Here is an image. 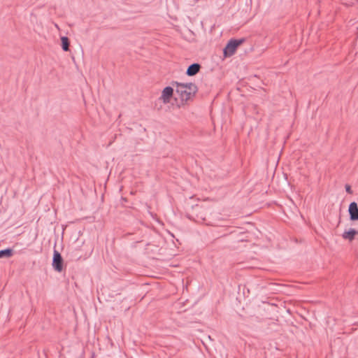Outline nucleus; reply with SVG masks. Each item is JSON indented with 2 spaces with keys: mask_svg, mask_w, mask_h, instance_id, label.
Masks as SVG:
<instances>
[{
  "mask_svg": "<svg viewBox=\"0 0 358 358\" xmlns=\"http://www.w3.org/2000/svg\"><path fill=\"white\" fill-rule=\"evenodd\" d=\"M176 92L182 101H187L197 92V87L192 83H175Z\"/></svg>",
  "mask_w": 358,
  "mask_h": 358,
  "instance_id": "obj_1",
  "label": "nucleus"
},
{
  "mask_svg": "<svg viewBox=\"0 0 358 358\" xmlns=\"http://www.w3.org/2000/svg\"><path fill=\"white\" fill-rule=\"evenodd\" d=\"M245 39L244 38H241V39H231L227 45H226V47L224 48V55L225 57H231L232 56L237 48L241 45L242 44L243 42H244Z\"/></svg>",
  "mask_w": 358,
  "mask_h": 358,
  "instance_id": "obj_2",
  "label": "nucleus"
},
{
  "mask_svg": "<svg viewBox=\"0 0 358 358\" xmlns=\"http://www.w3.org/2000/svg\"><path fill=\"white\" fill-rule=\"evenodd\" d=\"M52 266L54 269L58 272H61L63 268V259L59 252L57 250H55L53 259H52Z\"/></svg>",
  "mask_w": 358,
  "mask_h": 358,
  "instance_id": "obj_3",
  "label": "nucleus"
},
{
  "mask_svg": "<svg viewBox=\"0 0 358 358\" xmlns=\"http://www.w3.org/2000/svg\"><path fill=\"white\" fill-rule=\"evenodd\" d=\"M173 94V89L171 87H166L162 92V95L159 99L162 101L164 103H169Z\"/></svg>",
  "mask_w": 358,
  "mask_h": 358,
  "instance_id": "obj_4",
  "label": "nucleus"
},
{
  "mask_svg": "<svg viewBox=\"0 0 358 358\" xmlns=\"http://www.w3.org/2000/svg\"><path fill=\"white\" fill-rule=\"evenodd\" d=\"M350 218L352 221L358 220V206L355 201L350 203L348 208Z\"/></svg>",
  "mask_w": 358,
  "mask_h": 358,
  "instance_id": "obj_5",
  "label": "nucleus"
},
{
  "mask_svg": "<svg viewBox=\"0 0 358 358\" xmlns=\"http://www.w3.org/2000/svg\"><path fill=\"white\" fill-rule=\"evenodd\" d=\"M201 69V65L198 63H194L189 66L187 69L186 74L189 76H195Z\"/></svg>",
  "mask_w": 358,
  "mask_h": 358,
  "instance_id": "obj_6",
  "label": "nucleus"
},
{
  "mask_svg": "<svg viewBox=\"0 0 358 358\" xmlns=\"http://www.w3.org/2000/svg\"><path fill=\"white\" fill-rule=\"evenodd\" d=\"M356 235H358V231L355 229H350L348 231H345L342 234V237L345 240L352 241L355 239Z\"/></svg>",
  "mask_w": 358,
  "mask_h": 358,
  "instance_id": "obj_7",
  "label": "nucleus"
},
{
  "mask_svg": "<svg viewBox=\"0 0 358 358\" xmlns=\"http://www.w3.org/2000/svg\"><path fill=\"white\" fill-rule=\"evenodd\" d=\"M61 41H62V47L63 50L65 52L69 50L70 43H69V38L66 36H62L61 38Z\"/></svg>",
  "mask_w": 358,
  "mask_h": 358,
  "instance_id": "obj_8",
  "label": "nucleus"
},
{
  "mask_svg": "<svg viewBox=\"0 0 358 358\" xmlns=\"http://www.w3.org/2000/svg\"><path fill=\"white\" fill-rule=\"evenodd\" d=\"M13 255V250L10 248L0 250V258L10 257Z\"/></svg>",
  "mask_w": 358,
  "mask_h": 358,
  "instance_id": "obj_9",
  "label": "nucleus"
},
{
  "mask_svg": "<svg viewBox=\"0 0 358 358\" xmlns=\"http://www.w3.org/2000/svg\"><path fill=\"white\" fill-rule=\"evenodd\" d=\"M345 190H346V192H347L348 193H349V194H352V189H351V187H350V185H345Z\"/></svg>",
  "mask_w": 358,
  "mask_h": 358,
  "instance_id": "obj_10",
  "label": "nucleus"
},
{
  "mask_svg": "<svg viewBox=\"0 0 358 358\" xmlns=\"http://www.w3.org/2000/svg\"><path fill=\"white\" fill-rule=\"evenodd\" d=\"M357 29H358V27H357Z\"/></svg>",
  "mask_w": 358,
  "mask_h": 358,
  "instance_id": "obj_11",
  "label": "nucleus"
}]
</instances>
